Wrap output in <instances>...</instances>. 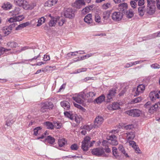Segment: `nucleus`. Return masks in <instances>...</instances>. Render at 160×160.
<instances>
[{
  "mask_svg": "<svg viewBox=\"0 0 160 160\" xmlns=\"http://www.w3.org/2000/svg\"><path fill=\"white\" fill-rule=\"evenodd\" d=\"M113 97L108 93L107 96V102H110L112 100Z\"/></svg>",
  "mask_w": 160,
  "mask_h": 160,
  "instance_id": "52",
  "label": "nucleus"
},
{
  "mask_svg": "<svg viewBox=\"0 0 160 160\" xmlns=\"http://www.w3.org/2000/svg\"><path fill=\"white\" fill-rule=\"evenodd\" d=\"M85 94L81 92L78 94L76 96L73 97L72 98L77 102L80 104H83L85 100Z\"/></svg>",
  "mask_w": 160,
  "mask_h": 160,
  "instance_id": "6",
  "label": "nucleus"
},
{
  "mask_svg": "<svg viewBox=\"0 0 160 160\" xmlns=\"http://www.w3.org/2000/svg\"><path fill=\"white\" fill-rule=\"evenodd\" d=\"M125 14H126L127 18H131L133 17L134 13L132 9H130L128 10H127Z\"/></svg>",
  "mask_w": 160,
  "mask_h": 160,
  "instance_id": "25",
  "label": "nucleus"
},
{
  "mask_svg": "<svg viewBox=\"0 0 160 160\" xmlns=\"http://www.w3.org/2000/svg\"><path fill=\"white\" fill-rule=\"evenodd\" d=\"M64 115L67 117L69 118L71 120H73V119L72 114V113L68 112H64Z\"/></svg>",
  "mask_w": 160,
  "mask_h": 160,
  "instance_id": "39",
  "label": "nucleus"
},
{
  "mask_svg": "<svg viewBox=\"0 0 160 160\" xmlns=\"http://www.w3.org/2000/svg\"><path fill=\"white\" fill-rule=\"evenodd\" d=\"M134 149H135V150L136 153H141V151L138 146H136V147H134Z\"/></svg>",
  "mask_w": 160,
  "mask_h": 160,
  "instance_id": "64",
  "label": "nucleus"
},
{
  "mask_svg": "<svg viewBox=\"0 0 160 160\" xmlns=\"http://www.w3.org/2000/svg\"><path fill=\"white\" fill-rule=\"evenodd\" d=\"M95 20L96 22L99 23L100 22L101 18L98 14H96L95 15Z\"/></svg>",
  "mask_w": 160,
  "mask_h": 160,
  "instance_id": "55",
  "label": "nucleus"
},
{
  "mask_svg": "<svg viewBox=\"0 0 160 160\" xmlns=\"http://www.w3.org/2000/svg\"><path fill=\"white\" fill-rule=\"evenodd\" d=\"M61 106L64 109L66 110H69L70 108V104L68 101H63L60 102Z\"/></svg>",
  "mask_w": 160,
  "mask_h": 160,
  "instance_id": "19",
  "label": "nucleus"
},
{
  "mask_svg": "<svg viewBox=\"0 0 160 160\" xmlns=\"http://www.w3.org/2000/svg\"><path fill=\"white\" fill-rule=\"evenodd\" d=\"M91 152L93 155L98 157H108V154L105 153L104 148L101 147L94 148L92 149Z\"/></svg>",
  "mask_w": 160,
  "mask_h": 160,
  "instance_id": "2",
  "label": "nucleus"
},
{
  "mask_svg": "<svg viewBox=\"0 0 160 160\" xmlns=\"http://www.w3.org/2000/svg\"><path fill=\"white\" fill-rule=\"evenodd\" d=\"M107 139L109 141L110 144L112 145H117L118 144L117 138L114 134L107 136Z\"/></svg>",
  "mask_w": 160,
  "mask_h": 160,
  "instance_id": "9",
  "label": "nucleus"
},
{
  "mask_svg": "<svg viewBox=\"0 0 160 160\" xmlns=\"http://www.w3.org/2000/svg\"><path fill=\"white\" fill-rule=\"evenodd\" d=\"M151 67L154 69L160 68V65L157 63H154L151 65Z\"/></svg>",
  "mask_w": 160,
  "mask_h": 160,
  "instance_id": "57",
  "label": "nucleus"
},
{
  "mask_svg": "<svg viewBox=\"0 0 160 160\" xmlns=\"http://www.w3.org/2000/svg\"><path fill=\"white\" fill-rule=\"evenodd\" d=\"M103 121V119L102 116H98L97 117L94 122V123L93 126V128H98L102 123Z\"/></svg>",
  "mask_w": 160,
  "mask_h": 160,
  "instance_id": "11",
  "label": "nucleus"
},
{
  "mask_svg": "<svg viewBox=\"0 0 160 160\" xmlns=\"http://www.w3.org/2000/svg\"><path fill=\"white\" fill-rule=\"evenodd\" d=\"M145 3L144 0H139L138 3V5L139 7L144 6Z\"/></svg>",
  "mask_w": 160,
  "mask_h": 160,
  "instance_id": "62",
  "label": "nucleus"
},
{
  "mask_svg": "<svg viewBox=\"0 0 160 160\" xmlns=\"http://www.w3.org/2000/svg\"><path fill=\"white\" fill-rule=\"evenodd\" d=\"M149 10V8L145 7V6L141 7H139L138 8V13L139 15L141 16H143L145 12L149 14V13L148 12V11Z\"/></svg>",
  "mask_w": 160,
  "mask_h": 160,
  "instance_id": "12",
  "label": "nucleus"
},
{
  "mask_svg": "<svg viewBox=\"0 0 160 160\" xmlns=\"http://www.w3.org/2000/svg\"><path fill=\"white\" fill-rule=\"evenodd\" d=\"M111 7V5L110 3V2L104 3L103 4L102 6V8L105 10H106Z\"/></svg>",
  "mask_w": 160,
  "mask_h": 160,
  "instance_id": "44",
  "label": "nucleus"
},
{
  "mask_svg": "<svg viewBox=\"0 0 160 160\" xmlns=\"http://www.w3.org/2000/svg\"><path fill=\"white\" fill-rule=\"evenodd\" d=\"M157 0H147V7L149 8V10H148V12L149 15H151L155 12L156 8L154 4L157 2Z\"/></svg>",
  "mask_w": 160,
  "mask_h": 160,
  "instance_id": "3",
  "label": "nucleus"
},
{
  "mask_svg": "<svg viewBox=\"0 0 160 160\" xmlns=\"http://www.w3.org/2000/svg\"><path fill=\"white\" fill-rule=\"evenodd\" d=\"M48 110L44 106L42 103L41 105V108L40 109V111L43 113L47 112L48 111Z\"/></svg>",
  "mask_w": 160,
  "mask_h": 160,
  "instance_id": "53",
  "label": "nucleus"
},
{
  "mask_svg": "<svg viewBox=\"0 0 160 160\" xmlns=\"http://www.w3.org/2000/svg\"><path fill=\"white\" fill-rule=\"evenodd\" d=\"M74 6L77 8H80L82 6H85L84 0H77L74 3Z\"/></svg>",
  "mask_w": 160,
  "mask_h": 160,
  "instance_id": "21",
  "label": "nucleus"
},
{
  "mask_svg": "<svg viewBox=\"0 0 160 160\" xmlns=\"http://www.w3.org/2000/svg\"><path fill=\"white\" fill-rule=\"evenodd\" d=\"M44 125L48 129H53V124L51 122H44Z\"/></svg>",
  "mask_w": 160,
  "mask_h": 160,
  "instance_id": "30",
  "label": "nucleus"
},
{
  "mask_svg": "<svg viewBox=\"0 0 160 160\" xmlns=\"http://www.w3.org/2000/svg\"><path fill=\"white\" fill-rule=\"evenodd\" d=\"M93 127V126H92L91 125H90V126L84 125L82 127H81V129H85L86 130H87L88 131H90L92 129Z\"/></svg>",
  "mask_w": 160,
  "mask_h": 160,
  "instance_id": "41",
  "label": "nucleus"
},
{
  "mask_svg": "<svg viewBox=\"0 0 160 160\" xmlns=\"http://www.w3.org/2000/svg\"><path fill=\"white\" fill-rule=\"evenodd\" d=\"M67 143V141L64 138H62L58 139V144L59 147H63Z\"/></svg>",
  "mask_w": 160,
  "mask_h": 160,
  "instance_id": "28",
  "label": "nucleus"
},
{
  "mask_svg": "<svg viewBox=\"0 0 160 160\" xmlns=\"http://www.w3.org/2000/svg\"><path fill=\"white\" fill-rule=\"evenodd\" d=\"M42 104L48 110L52 109L53 107L52 102H46Z\"/></svg>",
  "mask_w": 160,
  "mask_h": 160,
  "instance_id": "22",
  "label": "nucleus"
},
{
  "mask_svg": "<svg viewBox=\"0 0 160 160\" xmlns=\"http://www.w3.org/2000/svg\"><path fill=\"white\" fill-rule=\"evenodd\" d=\"M24 1V0H15L14 2L16 5L21 7L22 6Z\"/></svg>",
  "mask_w": 160,
  "mask_h": 160,
  "instance_id": "45",
  "label": "nucleus"
},
{
  "mask_svg": "<svg viewBox=\"0 0 160 160\" xmlns=\"http://www.w3.org/2000/svg\"><path fill=\"white\" fill-rule=\"evenodd\" d=\"M96 93L93 92H89L88 93H87V95L88 98H92L95 96Z\"/></svg>",
  "mask_w": 160,
  "mask_h": 160,
  "instance_id": "58",
  "label": "nucleus"
},
{
  "mask_svg": "<svg viewBox=\"0 0 160 160\" xmlns=\"http://www.w3.org/2000/svg\"><path fill=\"white\" fill-rule=\"evenodd\" d=\"M109 108L111 110H115L120 108V104L117 102H114L109 105Z\"/></svg>",
  "mask_w": 160,
  "mask_h": 160,
  "instance_id": "20",
  "label": "nucleus"
},
{
  "mask_svg": "<svg viewBox=\"0 0 160 160\" xmlns=\"http://www.w3.org/2000/svg\"><path fill=\"white\" fill-rule=\"evenodd\" d=\"M16 21H20L22 20L24 18V17L23 15H19L16 16Z\"/></svg>",
  "mask_w": 160,
  "mask_h": 160,
  "instance_id": "51",
  "label": "nucleus"
},
{
  "mask_svg": "<svg viewBox=\"0 0 160 160\" xmlns=\"http://www.w3.org/2000/svg\"><path fill=\"white\" fill-rule=\"evenodd\" d=\"M90 10L89 8L87 6L82 10V12L83 14H85L88 13L89 12Z\"/></svg>",
  "mask_w": 160,
  "mask_h": 160,
  "instance_id": "50",
  "label": "nucleus"
},
{
  "mask_svg": "<svg viewBox=\"0 0 160 160\" xmlns=\"http://www.w3.org/2000/svg\"><path fill=\"white\" fill-rule=\"evenodd\" d=\"M53 127H54L57 129H60L61 128L62 124L58 121H54L53 122Z\"/></svg>",
  "mask_w": 160,
  "mask_h": 160,
  "instance_id": "35",
  "label": "nucleus"
},
{
  "mask_svg": "<svg viewBox=\"0 0 160 160\" xmlns=\"http://www.w3.org/2000/svg\"><path fill=\"white\" fill-rule=\"evenodd\" d=\"M84 21L88 24H90V26L94 25V23L93 22L92 19V15L91 14H87L84 18Z\"/></svg>",
  "mask_w": 160,
  "mask_h": 160,
  "instance_id": "14",
  "label": "nucleus"
},
{
  "mask_svg": "<svg viewBox=\"0 0 160 160\" xmlns=\"http://www.w3.org/2000/svg\"><path fill=\"white\" fill-rule=\"evenodd\" d=\"M156 37H160V31L157 33H155L153 34L149 35L147 37V39H149L155 38Z\"/></svg>",
  "mask_w": 160,
  "mask_h": 160,
  "instance_id": "37",
  "label": "nucleus"
},
{
  "mask_svg": "<svg viewBox=\"0 0 160 160\" xmlns=\"http://www.w3.org/2000/svg\"><path fill=\"white\" fill-rule=\"evenodd\" d=\"M110 144L109 141H107L105 140H103L102 142V145L103 146L105 147L108 146V145Z\"/></svg>",
  "mask_w": 160,
  "mask_h": 160,
  "instance_id": "54",
  "label": "nucleus"
},
{
  "mask_svg": "<svg viewBox=\"0 0 160 160\" xmlns=\"http://www.w3.org/2000/svg\"><path fill=\"white\" fill-rule=\"evenodd\" d=\"M70 148L72 150H77L78 149V147L77 144L74 143L71 146Z\"/></svg>",
  "mask_w": 160,
  "mask_h": 160,
  "instance_id": "49",
  "label": "nucleus"
},
{
  "mask_svg": "<svg viewBox=\"0 0 160 160\" xmlns=\"http://www.w3.org/2000/svg\"><path fill=\"white\" fill-rule=\"evenodd\" d=\"M8 47H10L11 48H15L18 46V44L15 42L14 41L9 42L7 44Z\"/></svg>",
  "mask_w": 160,
  "mask_h": 160,
  "instance_id": "29",
  "label": "nucleus"
},
{
  "mask_svg": "<svg viewBox=\"0 0 160 160\" xmlns=\"http://www.w3.org/2000/svg\"><path fill=\"white\" fill-rule=\"evenodd\" d=\"M144 61L143 60H140L128 63L127 64V66L126 67L128 68L129 67H131L132 66L137 64L138 63H141L143 62Z\"/></svg>",
  "mask_w": 160,
  "mask_h": 160,
  "instance_id": "31",
  "label": "nucleus"
},
{
  "mask_svg": "<svg viewBox=\"0 0 160 160\" xmlns=\"http://www.w3.org/2000/svg\"><path fill=\"white\" fill-rule=\"evenodd\" d=\"M134 132V131H133L128 132L126 133L127 138L128 140L133 139L135 137Z\"/></svg>",
  "mask_w": 160,
  "mask_h": 160,
  "instance_id": "23",
  "label": "nucleus"
},
{
  "mask_svg": "<svg viewBox=\"0 0 160 160\" xmlns=\"http://www.w3.org/2000/svg\"><path fill=\"white\" fill-rule=\"evenodd\" d=\"M128 7V4L126 3H120L118 5V10L119 11V12H122V13H125L127 10Z\"/></svg>",
  "mask_w": 160,
  "mask_h": 160,
  "instance_id": "13",
  "label": "nucleus"
},
{
  "mask_svg": "<svg viewBox=\"0 0 160 160\" xmlns=\"http://www.w3.org/2000/svg\"><path fill=\"white\" fill-rule=\"evenodd\" d=\"M129 143L130 145H132V147L134 148V147L136 146V143L133 141H130L129 142Z\"/></svg>",
  "mask_w": 160,
  "mask_h": 160,
  "instance_id": "63",
  "label": "nucleus"
},
{
  "mask_svg": "<svg viewBox=\"0 0 160 160\" xmlns=\"http://www.w3.org/2000/svg\"><path fill=\"white\" fill-rule=\"evenodd\" d=\"M42 129L40 127H38L35 128L34 129V134H33L35 136H37L38 132Z\"/></svg>",
  "mask_w": 160,
  "mask_h": 160,
  "instance_id": "47",
  "label": "nucleus"
},
{
  "mask_svg": "<svg viewBox=\"0 0 160 160\" xmlns=\"http://www.w3.org/2000/svg\"><path fill=\"white\" fill-rule=\"evenodd\" d=\"M17 25V24L16 23H13L8 26L4 27V30H6L4 32L5 34L8 35L11 32L12 28L15 27Z\"/></svg>",
  "mask_w": 160,
  "mask_h": 160,
  "instance_id": "15",
  "label": "nucleus"
},
{
  "mask_svg": "<svg viewBox=\"0 0 160 160\" xmlns=\"http://www.w3.org/2000/svg\"><path fill=\"white\" fill-rule=\"evenodd\" d=\"M29 6V4L27 2L24 0L22 6L24 9L25 10H28L30 9Z\"/></svg>",
  "mask_w": 160,
  "mask_h": 160,
  "instance_id": "38",
  "label": "nucleus"
},
{
  "mask_svg": "<svg viewBox=\"0 0 160 160\" xmlns=\"http://www.w3.org/2000/svg\"><path fill=\"white\" fill-rule=\"evenodd\" d=\"M105 99V97L103 95H102L95 100V102L97 104L101 103Z\"/></svg>",
  "mask_w": 160,
  "mask_h": 160,
  "instance_id": "27",
  "label": "nucleus"
},
{
  "mask_svg": "<svg viewBox=\"0 0 160 160\" xmlns=\"http://www.w3.org/2000/svg\"><path fill=\"white\" fill-rule=\"evenodd\" d=\"M65 22L64 19H59L58 21V24L59 26H62Z\"/></svg>",
  "mask_w": 160,
  "mask_h": 160,
  "instance_id": "59",
  "label": "nucleus"
},
{
  "mask_svg": "<svg viewBox=\"0 0 160 160\" xmlns=\"http://www.w3.org/2000/svg\"><path fill=\"white\" fill-rule=\"evenodd\" d=\"M94 53H89L88 54H87L84 56H82L80 57L81 59V60H84L85 58H87L90 57H91V56H92L94 55Z\"/></svg>",
  "mask_w": 160,
  "mask_h": 160,
  "instance_id": "46",
  "label": "nucleus"
},
{
  "mask_svg": "<svg viewBox=\"0 0 160 160\" xmlns=\"http://www.w3.org/2000/svg\"><path fill=\"white\" fill-rule=\"evenodd\" d=\"M29 24H30V23L28 22L20 24L16 28L15 30L18 31L21 30L27 26H28Z\"/></svg>",
  "mask_w": 160,
  "mask_h": 160,
  "instance_id": "26",
  "label": "nucleus"
},
{
  "mask_svg": "<svg viewBox=\"0 0 160 160\" xmlns=\"http://www.w3.org/2000/svg\"><path fill=\"white\" fill-rule=\"evenodd\" d=\"M12 7V5L9 2H7L6 4H4L2 6V8L5 10H8L10 9Z\"/></svg>",
  "mask_w": 160,
  "mask_h": 160,
  "instance_id": "43",
  "label": "nucleus"
},
{
  "mask_svg": "<svg viewBox=\"0 0 160 160\" xmlns=\"http://www.w3.org/2000/svg\"><path fill=\"white\" fill-rule=\"evenodd\" d=\"M149 96L151 100L153 102H154L156 99L159 98L158 95L157 93V91H154L151 92Z\"/></svg>",
  "mask_w": 160,
  "mask_h": 160,
  "instance_id": "17",
  "label": "nucleus"
},
{
  "mask_svg": "<svg viewBox=\"0 0 160 160\" xmlns=\"http://www.w3.org/2000/svg\"><path fill=\"white\" fill-rule=\"evenodd\" d=\"M20 10V9L19 7H16L14 10L13 11V12L14 13L13 14L15 16H16L19 13V11Z\"/></svg>",
  "mask_w": 160,
  "mask_h": 160,
  "instance_id": "48",
  "label": "nucleus"
},
{
  "mask_svg": "<svg viewBox=\"0 0 160 160\" xmlns=\"http://www.w3.org/2000/svg\"><path fill=\"white\" fill-rule=\"evenodd\" d=\"M116 91V89L115 88H112L109 91L108 94L114 97L117 93Z\"/></svg>",
  "mask_w": 160,
  "mask_h": 160,
  "instance_id": "42",
  "label": "nucleus"
},
{
  "mask_svg": "<svg viewBox=\"0 0 160 160\" xmlns=\"http://www.w3.org/2000/svg\"><path fill=\"white\" fill-rule=\"evenodd\" d=\"M57 22V19L55 18H52L50 21L49 23V25L50 27H52L54 26Z\"/></svg>",
  "mask_w": 160,
  "mask_h": 160,
  "instance_id": "34",
  "label": "nucleus"
},
{
  "mask_svg": "<svg viewBox=\"0 0 160 160\" xmlns=\"http://www.w3.org/2000/svg\"><path fill=\"white\" fill-rule=\"evenodd\" d=\"M44 141L47 142L50 144H53L55 141V139L51 136H48L45 139Z\"/></svg>",
  "mask_w": 160,
  "mask_h": 160,
  "instance_id": "24",
  "label": "nucleus"
},
{
  "mask_svg": "<svg viewBox=\"0 0 160 160\" xmlns=\"http://www.w3.org/2000/svg\"><path fill=\"white\" fill-rule=\"evenodd\" d=\"M160 107V102L156 103L152 105L150 107L149 109V112L151 113H152L154 112L157 110L158 108Z\"/></svg>",
  "mask_w": 160,
  "mask_h": 160,
  "instance_id": "16",
  "label": "nucleus"
},
{
  "mask_svg": "<svg viewBox=\"0 0 160 160\" xmlns=\"http://www.w3.org/2000/svg\"><path fill=\"white\" fill-rule=\"evenodd\" d=\"M142 100V97H140L132 100L131 103L133 104L139 102Z\"/></svg>",
  "mask_w": 160,
  "mask_h": 160,
  "instance_id": "40",
  "label": "nucleus"
},
{
  "mask_svg": "<svg viewBox=\"0 0 160 160\" xmlns=\"http://www.w3.org/2000/svg\"><path fill=\"white\" fill-rule=\"evenodd\" d=\"M12 116L9 115L8 116V119L6 121V125L8 126H11L14 122V121L13 119H11Z\"/></svg>",
  "mask_w": 160,
  "mask_h": 160,
  "instance_id": "32",
  "label": "nucleus"
},
{
  "mask_svg": "<svg viewBox=\"0 0 160 160\" xmlns=\"http://www.w3.org/2000/svg\"><path fill=\"white\" fill-rule=\"evenodd\" d=\"M123 14L120 12H115L112 15V19L115 22L120 21L122 18Z\"/></svg>",
  "mask_w": 160,
  "mask_h": 160,
  "instance_id": "7",
  "label": "nucleus"
},
{
  "mask_svg": "<svg viewBox=\"0 0 160 160\" xmlns=\"http://www.w3.org/2000/svg\"><path fill=\"white\" fill-rule=\"evenodd\" d=\"M110 12L109 11H106L103 12L102 15V20L104 24L107 23L109 21Z\"/></svg>",
  "mask_w": 160,
  "mask_h": 160,
  "instance_id": "10",
  "label": "nucleus"
},
{
  "mask_svg": "<svg viewBox=\"0 0 160 160\" xmlns=\"http://www.w3.org/2000/svg\"><path fill=\"white\" fill-rule=\"evenodd\" d=\"M130 4L132 8H136L137 6V4L136 2H134V1H131L130 2Z\"/></svg>",
  "mask_w": 160,
  "mask_h": 160,
  "instance_id": "61",
  "label": "nucleus"
},
{
  "mask_svg": "<svg viewBox=\"0 0 160 160\" xmlns=\"http://www.w3.org/2000/svg\"><path fill=\"white\" fill-rule=\"evenodd\" d=\"M134 125L132 124H129L125 126L124 127V129L125 130L128 131L132 130L134 128Z\"/></svg>",
  "mask_w": 160,
  "mask_h": 160,
  "instance_id": "36",
  "label": "nucleus"
},
{
  "mask_svg": "<svg viewBox=\"0 0 160 160\" xmlns=\"http://www.w3.org/2000/svg\"><path fill=\"white\" fill-rule=\"evenodd\" d=\"M141 111L138 109H134L126 111V113L129 115L133 117H138L140 116Z\"/></svg>",
  "mask_w": 160,
  "mask_h": 160,
  "instance_id": "8",
  "label": "nucleus"
},
{
  "mask_svg": "<svg viewBox=\"0 0 160 160\" xmlns=\"http://www.w3.org/2000/svg\"><path fill=\"white\" fill-rule=\"evenodd\" d=\"M145 89V86L142 84L138 85L136 89V90L134 95V96H137L140 93L142 92Z\"/></svg>",
  "mask_w": 160,
  "mask_h": 160,
  "instance_id": "18",
  "label": "nucleus"
},
{
  "mask_svg": "<svg viewBox=\"0 0 160 160\" xmlns=\"http://www.w3.org/2000/svg\"><path fill=\"white\" fill-rule=\"evenodd\" d=\"M44 6L45 7H51L52 6V4H51V2L49 0H48L44 3Z\"/></svg>",
  "mask_w": 160,
  "mask_h": 160,
  "instance_id": "60",
  "label": "nucleus"
},
{
  "mask_svg": "<svg viewBox=\"0 0 160 160\" xmlns=\"http://www.w3.org/2000/svg\"><path fill=\"white\" fill-rule=\"evenodd\" d=\"M118 151L117 149L115 147H112V154L115 157V158L120 159L122 157V155L125 156L126 158L129 157L128 154L126 153L122 145H120L118 148Z\"/></svg>",
  "mask_w": 160,
  "mask_h": 160,
  "instance_id": "1",
  "label": "nucleus"
},
{
  "mask_svg": "<svg viewBox=\"0 0 160 160\" xmlns=\"http://www.w3.org/2000/svg\"><path fill=\"white\" fill-rule=\"evenodd\" d=\"M8 21L10 23H15L17 22L15 16L9 18L8 19Z\"/></svg>",
  "mask_w": 160,
  "mask_h": 160,
  "instance_id": "56",
  "label": "nucleus"
},
{
  "mask_svg": "<svg viewBox=\"0 0 160 160\" xmlns=\"http://www.w3.org/2000/svg\"><path fill=\"white\" fill-rule=\"evenodd\" d=\"M62 13L63 16L65 17L70 19L73 18L75 16L74 11L71 8H64Z\"/></svg>",
  "mask_w": 160,
  "mask_h": 160,
  "instance_id": "5",
  "label": "nucleus"
},
{
  "mask_svg": "<svg viewBox=\"0 0 160 160\" xmlns=\"http://www.w3.org/2000/svg\"><path fill=\"white\" fill-rule=\"evenodd\" d=\"M45 18L43 17L39 18L38 20V24L37 25V26L39 27L41 25L42 23L45 22Z\"/></svg>",
  "mask_w": 160,
  "mask_h": 160,
  "instance_id": "33",
  "label": "nucleus"
},
{
  "mask_svg": "<svg viewBox=\"0 0 160 160\" xmlns=\"http://www.w3.org/2000/svg\"><path fill=\"white\" fill-rule=\"evenodd\" d=\"M91 138L87 136L84 138L82 142V145L81 148L82 149L84 152H86L88 150L89 148V144L90 142Z\"/></svg>",
  "mask_w": 160,
  "mask_h": 160,
  "instance_id": "4",
  "label": "nucleus"
}]
</instances>
